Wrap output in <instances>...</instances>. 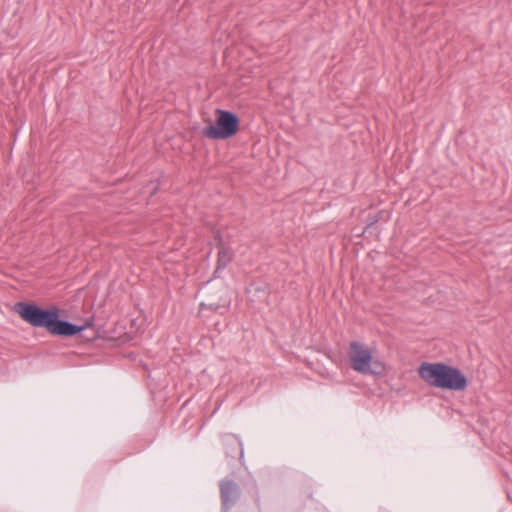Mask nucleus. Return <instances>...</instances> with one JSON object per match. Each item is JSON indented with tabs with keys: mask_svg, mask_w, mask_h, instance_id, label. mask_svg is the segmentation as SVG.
<instances>
[{
	"mask_svg": "<svg viewBox=\"0 0 512 512\" xmlns=\"http://www.w3.org/2000/svg\"><path fill=\"white\" fill-rule=\"evenodd\" d=\"M226 446V455L232 459L235 458L236 454H239L240 458H243L244 450L242 443L239 439L233 436H228L224 439Z\"/></svg>",
	"mask_w": 512,
	"mask_h": 512,
	"instance_id": "obj_7",
	"label": "nucleus"
},
{
	"mask_svg": "<svg viewBox=\"0 0 512 512\" xmlns=\"http://www.w3.org/2000/svg\"><path fill=\"white\" fill-rule=\"evenodd\" d=\"M418 373L431 387L462 391L468 384L467 377L459 368L445 363L424 362L419 366Z\"/></svg>",
	"mask_w": 512,
	"mask_h": 512,
	"instance_id": "obj_2",
	"label": "nucleus"
},
{
	"mask_svg": "<svg viewBox=\"0 0 512 512\" xmlns=\"http://www.w3.org/2000/svg\"><path fill=\"white\" fill-rule=\"evenodd\" d=\"M348 356L351 368L360 374L380 375L384 371L383 364L374 360L370 349L358 341L350 344Z\"/></svg>",
	"mask_w": 512,
	"mask_h": 512,
	"instance_id": "obj_3",
	"label": "nucleus"
},
{
	"mask_svg": "<svg viewBox=\"0 0 512 512\" xmlns=\"http://www.w3.org/2000/svg\"><path fill=\"white\" fill-rule=\"evenodd\" d=\"M14 311L32 327L45 328L50 334L56 336H75L91 325L87 322L79 326L60 319V311L56 306L42 308L34 303L17 302L14 305Z\"/></svg>",
	"mask_w": 512,
	"mask_h": 512,
	"instance_id": "obj_1",
	"label": "nucleus"
},
{
	"mask_svg": "<svg viewBox=\"0 0 512 512\" xmlns=\"http://www.w3.org/2000/svg\"><path fill=\"white\" fill-rule=\"evenodd\" d=\"M222 512L230 510L240 499L241 490L233 480L225 479L219 484Z\"/></svg>",
	"mask_w": 512,
	"mask_h": 512,
	"instance_id": "obj_5",
	"label": "nucleus"
},
{
	"mask_svg": "<svg viewBox=\"0 0 512 512\" xmlns=\"http://www.w3.org/2000/svg\"><path fill=\"white\" fill-rule=\"evenodd\" d=\"M233 258L234 251L230 247L221 244L218 251L217 267L214 271V275L216 276L221 270L225 269L228 264L232 262Z\"/></svg>",
	"mask_w": 512,
	"mask_h": 512,
	"instance_id": "obj_6",
	"label": "nucleus"
},
{
	"mask_svg": "<svg viewBox=\"0 0 512 512\" xmlns=\"http://www.w3.org/2000/svg\"><path fill=\"white\" fill-rule=\"evenodd\" d=\"M216 123L205 127L203 135L209 139L224 140L233 137L239 129L238 116L230 111L217 109Z\"/></svg>",
	"mask_w": 512,
	"mask_h": 512,
	"instance_id": "obj_4",
	"label": "nucleus"
}]
</instances>
